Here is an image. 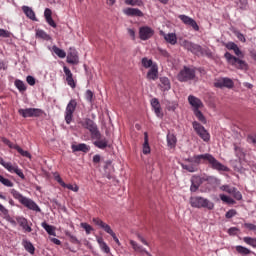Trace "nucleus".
<instances>
[{"label":"nucleus","instance_id":"obj_1","mask_svg":"<svg viewBox=\"0 0 256 256\" xmlns=\"http://www.w3.org/2000/svg\"><path fill=\"white\" fill-rule=\"evenodd\" d=\"M185 162L186 163L181 164V167L185 171H188V173H196V171H199L198 165H210V167L216 171H229L227 166L221 164V162L210 153L194 155L193 157L185 159Z\"/></svg>","mask_w":256,"mask_h":256},{"label":"nucleus","instance_id":"obj_2","mask_svg":"<svg viewBox=\"0 0 256 256\" xmlns=\"http://www.w3.org/2000/svg\"><path fill=\"white\" fill-rule=\"evenodd\" d=\"M190 205L196 209H208V211L215 209V204L212 201L201 196L190 197Z\"/></svg>","mask_w":256,"mask_h":256},{"label":"nucleus","instance_id":"obj_3","mask_svg":"<svg viewBox=\"0 0 256 256\" xmlns=\"http://www.w3.org/2000/svg\"><path fill=\"white\" fill-rule=\"evenodd\" d=\"M182 46L184 49H187V51H190L194 55H207V57H211V52L209 49H205L201 47V45L195 44L189 40H184L182 42Z\"/></svg>","mask_w":256,"mask_h":256},{"label":"nucleus","instance_id":"obj_4","mask_svg":"<svg viewBox=\"0 0 256 256\" xmlns=\"http://www.w3.org/2000/svg\"><path fill=\"white\" fill-rule=\"evenodd\" d=\"M224 57L228 65L235 67V69H240V71H247V69H249V66L247 65V62H245V60H241L238 57L233 56L229 52H226L224 54Z\"/></svg>","mask_w":256,"mask_h":256},{"label":"nucleus","instance_id":"obj_5","mask_svg":"<svg viewBox=\"0 0 256 256\" xmlns=\"http://www.w3.org/2000/svg\"><path fill=\"white\" fill-rule=\"evenodd\" d=\"M92 222L94 223V225H97V227H100V229H103L105 233H108V235H111L116 245H121L119 238H117V235L115 234V232H113V229H111V226H109V224L103 222V220H101L100 218H93Z\"/></svg>","mask_w":256,"mask_h":256},{"label":"nucleus","instance_id":"obj_6","mask_svg":"<svg viewBox=\"0 0 256 256\" xmlns=\"http://www.w3.org/2000/svg\"><path fill=\"white\" fill-rule=\"evenodd\" d=\"M82 125L85 129L90 131L92 139H101V132L93 120L86 118Z\"/></svg>","mask_w":256,"mask_h":256},{"label":"nucleus","instance_id":"obj_7","mask_svg":"<svg viewBox=\"0 0 256 256\" xmlns=\"http://www.w3.org/2000/svg\"><path fill=\"white\" fill-rule=\"evenodd\" d=\"M0 165L4 167V169H7L9 173H15L20 177V179H25V174H23V171L19 169V166L17 164H12L11 162H5V160L0 157Z\"/></svg>","mask_w":256,"mask_h":256},{"label":"nucleus","instance_id":"obj_8","mask_svg":"<svg viewBox=\"0 0 256 256\" xmlns=\"http://www.w3.org/2000/svg\"><path fill=\"white\" fill-rule=\"evenodd\" d=\"M193 79H195V70L193 68L184 66V68L178 74V81L183 83L193 81Z\"/></svg>","mask_w":256,"mask_h":256},{"label":"nucleus","instance_id":"obj_9","mask_svg":"<svg viewBox=\"0 0 256 256\" xmlns=\"http://www.w3.org/2000/svg\"><path fill=\"white\" fill-rule=\"evenodd\" d=\"M75 109H77V100L71 99L66 106L65 110V121L67 125H71V121H73V113H75Z\"/></svg>","mask_w":256,"mask_h":256},{"label":"nucleus","instance_id":"obj_10","mask_svg":"<svg viewBox=\"0 0 256 256\" xmlns=\"http://www.w3.org/2000/svg\"><path fill=\"white\" fill-rule=\"evenodd\" d=\"M19 115L27 119V117H41L43 115V110L39 108H26V109H19Z\"/></svg>","mask_w":256,"mask_h":256},{"label":"nucleus","instance_id":"obj_11","mask_svg":"<svg viewBox=\"0 0 256 256\" xmlns=\"http://www.w3.org/2000/svg\"><path fill=\"white\" fill-rule=\"evenodd\" d=\"M192 127L194 131H196L197 135H199V137L203 139V141H209L211 136L209 135V132L205 130V127H203V125H201L197 121H194L192 123Z\"/></svg>","mask_w":256,"mask_h":256},{"label":"nucleus","instance_id":"obj_12","mask_svg":"<svg viewBox=\"0 0 256 256\" xmlns=\"http://www.w3.org/2000/svg\"><path fill=\"white\" fill-rule=\"evenodd\" d=\"M234 85L235 84L231 78H220L216 79L214 82V87L217 89H223V87H226L227 89H233Z\"/></svg>","mask_w":256,"mask_h":256},{"label":"nucleus","instance_id":"obj_13","mask_svg":"<svg viewBox=\"0 0 256 256\" xmlns=\"http://www.w3.org/2000/svg\"><path fill=\"white\" fill-rule=\"evenodd\" d=\"M155 31L149 26H143L139 29V37L141 41H147L153 37Z\"/></svg>","mask_w":256,"mask_h":256},{"label":"nucleus","instance_id":"obj_14","mask_svg":"<svg viewBox=\"0 0 256 256\" xmlns=\"http://www.w3.org/2000/svg\"><path fill=\"white\" fill-rule=\"evenodd\" d=\"M21 205H23L27 209H30V211H36V213H41V208H39V205H37V203H35V201H33L31 198L25 197L22 200Z\"/></svg>","mask_w":256,"mask_h":256},{"label":"nucleus","instance_id":"obj_15","mask_svg":"<svg viewBox=\"0 0 256 256\" xmlns=\"http://www.w3.org/2000/svg\"><path fill=\"white\" fill-rule=\"evenodd\" d=\"M63 71L66 76L67 85L71 87V89H75V87H77V82L73 78V72H71V69H69L67 66L63 67Z\"/></svg>","mask_w":256,"mask_h":256},{"label":"nucleus","instance_id":"obj_16","mask_svg":"<svg viewBox=\"0 0 256 256\" xmlns=\"http://www.w3.org/2000/svg\"><path fill=\"white\" fill-rule=\"evenodd\" d=\"M178 18L182 21V23H184V25H189L192 27V29H194V31H199V25L193 18L187 15H179Z\"/></svg>","mask_w":256,"mask_h":256},{"label":"nucleus","instance_id":"obj_17","mask_svg":"<svg viewBox=\"0 0 256 256\" xmlns=\"http://www.w3.org/2000/svg\"><path fill=\"white\" fill-rule=\"evenodd\" d=\"M188 103L193 108V111H198L199 109L203 108V102L201 101V99L193 95L188 96Z\"/></svg>","mask_w":256,"mask_h":256},{"label":"nucleus","instance_id":"obj_18","mask_svg":"<svg viewBox=\"0 0 256 256\" xmlns=\"http://www.w3.org/2000/svg\"><path fill=\"white\" fill-rule=\"evenodd\" d=\"M147 79L149 81H157L159 79V67L154 64L147 72Z\"/></svg>","mask_w":256,"mask_h":256},{"label":"nucleus","instance_id":"obj_19","mask_svg":"<svg viewBox=\"0 0 256 256\" xmlns=\"http://www.w3.org/2000/svg\"><path fill=\"white\" fill-rule=\"evenodd\" d=\"M16 221L18 225H20V227L25 230L26 233H31V231H33L31 226H29V221L27 220V218L23 216H18L16 217Z\"/></svg>","mask_w":256,"mask_h":256},{"label":"nucleus","instance_id":"obj_20","mask_svg":"<svg viewBox=\"0 0 256 256\" xmlns=\"http://www.w3.org/2000/svg\"><path fill=\"white\" fill-rule=\"evenodd\" d=\"M151 105L155 112V115L160 119H163V112L161 111V104L159 103V100L157 98H153L151 100Z\"/></svg>","mask_w":256,"mask_h":256},{"label":"nucleus","instance_id":"obj_21","mask_svg":"<svg viewBox=\"0 0 256 256\" xmlns=\"http://www.w3.org/2000/svg\"><path fill=\"white\" fill-rule=\"evenodd\" d=\"M71 149L73 153H77V151H81L82 153H89V151H91V147L85 143H80L77 145L73 144Z\"/></svg>","mask_w":256,"mask_h":256},{"label":"nucleus","instance_id":"obj_22","mask_svg":"<svg viewBox=\"0 0 256 256\" xmlns=\"http://www.w3.org/2000/svg\"><path fill=\"white\" fill-rule=\"evenodd\" d=\"M67 63L70 65H77L79 63V56L77 55L76 50H71L67 55Z\"/></svg>","mask_w":256,"mask_h":256},{"label":"nucleus","instance_id":"obj_23","mask_svg":"<svg viewBox=\"0 0 256 256\" xmlns=\"http://www.w3.org/2000/svg\"><path fill=\"white\" fill-rule=\"evenodd\" d=\"M124 13L128 17H143V12L139 8H126Z\"/></svg>","mask_w":256,"mask_h":256},{"label":"nucleus","instance_id":"obj_24","mask_svg":"<svg viewBox=\"0 0 256 256\" xmlns=\"http://www.w3.org/2000/svg\"><path fill=\"white\" fill-rule=\"evenodd\" d=\"M130 245L134 249V251H136V253H145V255H147V256H152L151 253H149L147 250H145V248H143V246L137 244V242L131 240Z\"/></svg>","mask_w":256,"mask_h":256},{"label":"nucleus","instance_id":"obj_25","mask_svg":"<svg viewBox=\"0 0 256 256\" xmlns=\"http://www.w3.org/2000/svg\"><path fill=\"white\" fill-rule=\"evenodd\" d=\"M202 181H207L209 185H214L215 187L221 185V180L215 176H203Z\"/></svg>","mask_w":256,"mask_h":256},{"label":"nucleus","instance_id":"obj_26","mask_svg":"<svg viewBox=\"0 0 256 256\" xmlns=\"http://www.w3.org/2000/svg\"><path fill=\"white\" fill-rule=\"evenodd\" d=\"M22 11L28 17V19H31L32 21H37V17L35 16V11L31 9L29 6H22Z\"/></svg>","mask_w":256,"mask_h":256},{"label":"nucleus","instance_id":"obj_27","mask_svg":"<svg viewBox=\"0 0 256 256\" xmlns=\"http://www.w3.org/2000/svg\"><path fill=\"white\" fill-rule=\"evenodd\" d=\"M161 91H169L171 89V81L167 77H160Z\"/></svg>","mask_w":256,"mask_h":256},{"label":"nucleus","instance_id":"obj_28","mask_svg":"<svg viewBox=\"0 0 256 256\" xmlns=\"http://www.w3.org/2000/svg\"><path fill=\"white\" fill-rule=\"evenodd\" d=\"M203 183V179L196 177L195 179H192V184L190 186V191L192 193H195L198 191L199 187H201V184Z\"/></svg>","mask_w":256,"mask_h":256},{"label":"nucleus","instance_id":"obj_29","mask_svg":"<svg viewBox=\"0 0 256 256\" xmlns=\"http://www.w3.org/2000/svg\"><path fill=\"white\" fill-rule=\"evenodd\" d=\"M167 145L170 149H175V147H177V137L175 134H167Z\"/></svg>","mask_w":256,"mask_h":256},{"label":"nucleus","instance_id":"obj_30","mask_svg":"<svg viewBox=\"0 0 256 256\" xmlns=\"http://www.w3.org/2000/svg\"><path fill=\"white\" fill-rule=\"evenodd\" d=\"M161 34L164 36V39L167 41V43H170V45H177V35L175 33L165 34L161 32Z\"/></svg>","mask_w":256,"mask_h":256},{"label":"nucleus","instance_id":"obj_31","mask_svg":"<svg viewBox=\"0 0 256 256\" xmlns=\"http://www.w3.org/2000/svg\"><path fill=\"white\" fill-rule=\"evenodd\" d=\"M22 245H23L24 249L28 253H30V255H35V246H33V243H31V241L23 240Z\"/></svg>","mask_w":256,"mask_h":256},{"label":"nucleus","instance_id":"obj_32","mask_svg":"<svg viewBox=\"0 0 256 256\" xmlns=\"http://www.w3.org/2000/svg\"><path fill=\"white\" fill-rule=\"evenodd\" d=\"M108 143L109 142L107 141V138H101L100 136V139H96V141L94 142V145L98 149H107Z\"/></svg>","mask_w":256,"mask_h":256},{"label":"nucleus","instance_id":"obj_33","mask_svg":"<svg viewBox=\"0 0 256 256\" xmlns=\"http://www.w3.org/2000/svg\"><path fill=\"white\" fill-rule=\"evenodd\" d=\"M37 39H43L44 41H51V36L45 32V30H36Z\"/></svg>","mask_w":256,"mask_h":256},{"label":"nucleus","instance_id":"obj_34","mask_svg":"<svg viewBox=\"0 0 256 256\" xmlns=\"http://www.w3.org/2000/svg\"><path fill=\"white\" fill-rule=\"evenodd\" d=\"M143 153L144 155H149V153H151V147H149V136L147 135V132L144 133Z\"/></svg>","mask_w":256,"mask_h":256},{"label":"nucleus","instance_id":"obj_35","mask_svg":"<svg viewBox=\"0 0 256 256\" xmlns=\"http://www.w3.org/2000/svg\"><path fill=\"white\" fill-rule=\"evenodd\" d=\"M43 229L48 233V235H52L53 237L57 236V233L55 232V227L47 224V222L42 223Z\"/></svg>","mask_w":256,"mask_h":256},{"label":"nucleus","instance_id":"obj_36","mask_svg":"<svg viewBox=\"0 0 256 256\" xmlns=\"http://www.w3.org/2000/svg\"><path fill=\"white\" fill-rule=\"evenodd\" d=\"M52 51L53 53H55V55H57V57H59L60 59H65L67 57V53L65 52V50L57 47V46H53L52 47Z\"/></svg>","mask_w":256,"mask_h":256},{"label":"nucleus","instance_id":"obj_37","mask_svg":"<svg viewBox=\"0 0 256 256\" xmlns=\"http://www.w3.org/2000/svg\"><path fill=\"white\" fill-rule=\"evenodd\" d=\"M235 249L239 255H251V250L245 246L238 245Z\"/></svg>","mask_w":256,"mask_h":256},{"label":"nucleus","instance_id":"obj_38","mask_svg":"<svg viewBox=\"0 0 256 256\" xmlns=\"http://www.w3.org/2000/svg\"><path fill=\"white\" fill-rule=\"evenodd\" d=\"M242 240L246 243V245H249L250 247H253V249H256V238L255 237L245 236Z\"/></svg>","mask_w":256,"mask_h":256},{"label":"nucleus","instance_id":"obj_39","mask_svg":"<svg viewBox=\"0 0 256 256\" xmlns=\"http://www.w3.org/2000/svg\"><path fill=\"white\" fill-rule=\"evenodd\" d=\"M11 195L14 197V199H17V201H19V203H22L23 200L25 199V196H23L21 193H19V191L12 189L11 190Z\"/></svg>","mask_w":256,"mask_h":256},{"label":"nucleus","instance_id":"obj_40","mask_svg":"<svg viewBox=\"0 0 256 256\" xmlns=\"http://www.w3.org/2000/svg\"><path fill=\"white\" fill-rule=\"evenodd\" d=\"M141 63L145 69H149V67L151 69V67H153V65H155V64H153V60H151L147 57L142 58Z\"/></svg>","mask_w":256,"mask_h":256},{"label":"nucleus","instance_id":"obj_41","mask_svg":"<svg viewBox=\"0 0 256 256\" xmlns=\"http://www.w3.org/2000/svg\"><path fill=\"white\" fill-rule=\"evenodd\" d=\"M14 85L20 92L27 91V86H25L24 81L15 80Z\"/></svg>","mask_w":256,"mask_h":256},{"label":"nucleus","instance_id":"obj_42","mask_svg":"<svg viewBox=\"0 0 256 256\" xmlns=\"http://www.w3.org/2000/svg\"><path fill=\"white\" fill-rule=\"evenodd\" d=\"M194 115L198 119V121H200V123H203L204 125H205V123H207V119L205 118V116L203 115V113L201 111L194 110Z\"/></svg>","mask_w":256,"mask_h":256},{"label":"nucleus","instance_id":"obj_43","mask_svg":"<svg viewBox=\"0 0 256 256\" xmlns=\"http://www.w3.org/2000/svg\"><path fill=\"white\" fill-rule=\"evenodd\" d=\"M15 148V150L16 151H18V153L20 154V155H22V157H27L28 159H31V153H29V151H25V150H23V148H21L19 145H17V146H14Z\"/></svg>","mask_w":256,"mask_h":256},{"label":"nucleus","instance_id":"obj_44","mask_svg":"<svg viewBox=\"0 0 256 256\" xmlns=\"http://www.w3.org/2000/svg\"><path fill=\"white\" fill-rule=\"evenodd\" d=\"M126 5H132V7H143L142 0H125Z\"/></svg>","mask_w":256,"mask_h":256},{"label":"nucleus","instance_id":"obj_45","mask_svg":"<svg viewBox=\"0 0 256 256\" xmlns=\"http://www.w3.org/2000/svg\"><path fill=\"white\" fill-rule=\"evenodd\" d=\"M220 199L221 201H223L224 203H228V205H235V200L225 194H221L220 195Z\"/></svg>","mask_w":256,"mask_h":256},{"label":"nucleus","instance_id":"obj_46","mask_svg":"<svg viewBox=\"0 0 256 256\" xmlns=\"http://www.w3.org/2000/svg\"><path fill=\"white\" fill-rule=\"evenodd\" d=\"M80 227H82V229L86 231V235H91V231H93V226L92 225H89L86 222H82L80 224Z\"/></svg>","mask_w":256,"mask_h":256},{"label":"nucleus","instance_id":"obj_47","mask_svg":"<svg viewBox=\"0 0 256 256\" xmlns=\"http://www.w3.org/2000/svg\"><path fill=\"white\" fill-rule=\"evenodd\" d=\"M0 183H2L4 187H13V182L7 178H4L3 175H0Z\"/></svg>","mask_w":256,"mask_h":256},{"label":"nucleus","instance_id":"obj_48","mask_svg":"<svg viewBox=\"0 0 256 256\" xmlns=\"http://www.w3.org/2000/svg\"><path fill=\"white\" fill-rule=\"evenodd\" d=\"M230 195H232L236 201H241L243 199V195L239 192V190H237V188H234Z\"/></svg>","mask_w":256,"mask_h":256},{"label":"nucleus","instance_id":"obj_49","mask_svg":"<svg viewBox=\"0 0 256 256\" xmlns=\"http://www.w3.org/2000/svg\"><path fill=\"white\" fill-rule=\"evenodd\" d=\"M64 187V189H69L70 191H74V193H77V191H79V186H77L76 184L72 185V184H66Z\"/></svg>","mask_w":256,"mask_h":256},{"label":"nucleus","instance_id":"obj_50","mask_svg":"<svg viewBox=\"0 0 256 256\" xmlns=\"http://www.w3.org/2000/svg\"><path fill=\"white\" fill-rule=\"evenodd\" d=\"M245 229H248V231H253L254 235H256V225L253 223H244Z\"/></svg>","mask_w":256,"mask_h":256},{"label":"nucleus","instance_id":"obj_51","mask_svg":"<svg viewBox=\"0 0 256 256\" xmlns=\"http://www.w3.org/2000/svg\"><path fill=\"white\" fill-rule=\"evenodd\" d=\"M234 188H235V187H231V186H229V185H222V186L220 187V189H221L222 191H224L225 193H229V195H231V193H233Z\"/></svg>","mask_w":256,"mask_h":256},{"label":"nucleus","instance_id":"obj_52","mask_svg":"<svg viewBox=\"0 0 256 256\" xmlns=\"http://www.w3.org/2000/svg\"><path fill=\"white\" fill-rule=\"evenodd\" d=\"M93 91L87 90L85 93V99L88 101V103H93Z\"/></svg>","mask_w":256,"mask_h":256},{"label":"nucleus","instance_id":"obj_53","mask_svg":"<svg viewBox=\"0 0 256 256\" xmlns=\"http://www.w3.org/2000/svg\"><path fill=\"white\" fill-rule=\"evenodd\" d=\"M235 215H237V210L231 209L228 212H226L225 217H226V219H233V217H235Z\"/></svg>","mask_w":256,"mask_h":256},{"label":"nucleus","instance_id":"obj_54","mask_svg":"<svg viewBox=\"0 0 256 256\" xmlns=\"http://www.w3.org/2000/svg\"><path fill=\"white\" fill-rule=\"evenodd\" d=\"M2 142L5 144V145H8V147L10 149H15V147H17V144H13L12 142L9 141V139L7 138H2Z\"/></svg>","mask_w":256,"mask_h":256},{"label":"nucleus","instance_id":"obj_55","mask_svg":"<svg viewBox=\"0 0 256 256\" xmlns=\"http://www.w3.org/2000/svg\"><path fill=\"white\" fill-rule=\"evenodd\" d=\"M0 37L7 39L8 37H11V33L5 29L0 28Z\"/></svg>","mask_w":256,"mask_h":256},{"label":"nucleus","instance_id":"obj_56","mask_svg":"<svg viewBox=\"0 0 256 256\" xmlns=\"http://www.w3.org/2000/svg\"><path fill=\"white\" fill-rule=\"evenodd\" d=\"M226 49H228L229 51H234L235 48L237 47V44H235V42H228L225 45Z\"/></svg>","mask_w":256,"mask_h":256},{"label":"nucleus","instance_id":"obj_57","mask_svg":"<svg viewBox=\"0 0 256 256\" xmlns=\"http://www.w3.org/2000/svg\"><path fill=\"white\" fill-rule=\"evenodd\" d=\"M46 22L48 23V25H50V27H53V29L57 28V23H55L53 17L46 18Z\"/></svg>","mask_w":256,"mask_h":256},{"label":"nucleus","instance_id":"obj_58","mask_svg":"<svg viewBox=\"0 0 256 256\" xmlns=\"http://www.w3.org/2000/svg\"><path fill=\"white\" fill-rule=\"evenodd\" d=\"M54 179L59 183V185H61V187L65 186V183L59 174H55Z\"/></svg>","mask_w":256,"mask_h":256},{"label":"nucleus","instance_id":"obj_59","mask_svg":"<svg viewBox=\"0 0 256 256\" xmlns=\"http://www.w3.org/2000/svg\"><path fill=\"white\" fill-rule=\"evenodd\" d=\"M100 248L102 249V251H104V253H110L111 252V248H109V246L107 245L106 242H104V244L101 245Z\"/></svg>","mask_w":256,"mask_h":256},{"label":"nucleus","instance_id":"obj_60","mask_svg":"<svg viewBox=\"0 0 256 256\" xmlns=\"http://www.w3.org/2000/svg\"><path fill=\"white\" fill-rule=\"evenodd\" d=\"M51 15H53V12L51 11V9L46 8L45 11H44V17H45V19L51 18V17H52Z\"/></svg>","mask_w":256,"mask_h":256},{"label":"nucleus","instance_id":"obj_61","mask_svg":"<svg viewBox=\"0 0 256 256\" xmlns=\"http://www.w3.org/2000/svg\"><path fill=\"white\" fill-rule=\"evenodd\" d=\"M167 109L168 111H175V109H177V104L176 103H171L169 102L168 105H167Z\"/></svg>","mask_w":256,"mask_h":256},{"label":"nucleus","instance_id":"obj_62","mask_svg":"<svg viewBox=\"0 0 256 256\" xmlns=\"http://www.w3.org/2000/svg\"><path fill=\"white\" fill-rule=\"evenodd\" d=\"M26 81L28 85H31V86L35 85V78L33 76H27Z\"/></svg>","mask_w":256,"mask_h":256},{"label":"nucleus","instance_id":"obj_63","mask_svg":"<svg viewBox=\"0 0 256 256\" xmlns=\"http://www.w3.org/2000/svg\"><path fill=\"white\" fill-rule=\"evenodd\" d=\"M0 213H2V215H9V210L5 208L3 204H0Z\"/></svg>","mask_w":256,"mask_h":256},{"label":"nucleus","instance_id":"obj_64","mask_svg":"<svg viewBox=\"0 0 256 256\" xmlns=\"http://www.w3.org/2000/svg\"><path fill=\"white\" fill-rule=\"evenodd\" d=\"M101 162V155L96 154L93 156V163H100Z\"/></svg>","mask_w":256,"mask_h":256}]
</instances>
